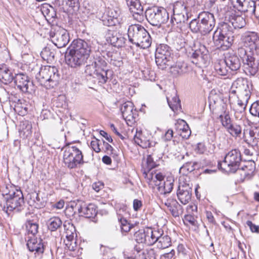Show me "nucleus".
I'll use <instances>...</instances> for the list:
<instances>
[{"mask_svg":"<svg viewBox=\"0 0 259 259\" xmlns=\"http://www.w3.org/2000/svg\"><path fill=\"white\" fill-rule=\"evenodd\" d=\"M252 84L247 79L238 78L232 83L229 100L236 119H241L250 98Z\"/></svg>","mask_w":259,"mask_h":259,"instance_id":"nucleus-1","label":"nucleus"},{"mask_svg":"<svg viewBox=\"0 0 259 259\" xmlns=\"http://www.w3.org/2000/svg\"><path fill=\"white\" fill-rule=\"evenodd\" d=\"M90 52V48L86 41L81 39L74 40L66 52V63L71 68L80 67L87 62Z\"/></svg>","mask_w":259,"mask_h":259,"instance_id":"nucleus-2","label":"nucleus"},{"mask_svg":"<svg viewBox=\"0 0 259 259\" xmlns=\"http://www.w3.org/2000/svg\"><path fill=\"white\" fill-rule=\"evenodd\" d=\"M127 35L129 41L142 49L149 48L151 44V37L144 27L139 24L128 27Z\"/></svg>","mask_w":259,"mask_h":259,"instance_id":"nucleus-3","label":"nucleus"},{"mask_svg":"<svg viewBox=\"0 0 259 259\" xmlns=\"http://www.w3.org/2000/svg\"><path fill=\"white\" fill-rule=\"evenodd\" d=\"M60 75L55 66H45L40 68L36 78L39 84L46 89H51L58 84Z\"/></svg>","mask_w":259,"mask_h":259,"instance_id":"nucleus-4","label":"nucleus"},{"mask_svg":"<svg viewBox=\"0 0 259 259\" xmlns=\"http://www.w3.org/2000/svg\"><path fill=\"white\" fill-rule=\"evenodd\" d=\"M62 150L64 151L63 162L68 168H74L83 163L82 153L77 147L68 145L64 147Z\"/></svg>","mask_w":259,"mask_h":259,"instance_id":"nucleus-5","label":"nucleus"},{"mask_svg":"<svg viewBox=\"0 0 259 259\" xmlns=\"http://www.w3.org/2000/svg\"><path fill=\"white\" fill-rule=\"evenodd\" d=\"M6 205L4 206L3 210L8 214L9 211L14 210L19 211L24 204V198L22 191L20 190L15 189L11 191L5 196Z\"/></svg>","mask_w":259,"mask_h":259,"instance_id":"nucleus-6","label":"nucleus"},{"mask_svg":"<svg viewBox=\"0 0 259 259\" xmlns=\"http://www.w3.org/2000/svg\"><path fill=\"white\" fill-rule=\"evenodd\" d=\"M145 16L147 21L153 26H160L169 19L168 13L163 7H154L147 10Z\"/></svg>","mask_w":259,"mask_h":259,"instance_id":"nucleus-7","label":"nucleus"},{"mask_svg":"<svg viewBox=\"0 0 259 259\" xmlns=\"http://www.w3.org/2000/svg\"><path fill=\"white\" fill-rule=\"evenodd\" d=\"M237 54L241 59L244 70L247 75H254L258 70L259 63L251 54L247 53L243 48H239Z\"/></svg>","mask_w":259,"mask_h":259,"instance_id":"nucleus-8","label":"nucleus"},{"mask_svg":"<svg viewBox=\"0 0 259 259\" xmlns=\"http://www.w3.org/2000/svg\"><path fill=\"white\" fill-rule=\"evenodd\" d=\"M155 62L159 68L163 70L167 66H171L172 62L171 50L168 46L161 44L156 49Z\"/></svg>","mask_w":259,"mask_h":259,"instance_id":"nucleus-9","label":"nucleus"},{"mask_svg":"<svg viewBox=\"0 0 259 259\" xmlns=\"http://www.w3.org/2000/svg\"><path fill=\"white\" fill-rule=\"evenodd\" d=\"M241 161V153L238 149H233L226 154L224 161L219 163L220 166L229 172L234 173L239 168Z\"/></svg>","mask_w":259,"mask_h":259,"instance_id":"nucleus-10","label":"nucleus"},{"mask_svg":"<svg viewBox=\"0 0 259 259\" xmlns=\"http://www.w3.org/2000/svg\"><path fill=\"white\" fill-rule=\"evenodd\" d=\"M198 18L200 21L201 34L205 35L212 31L215 24V20L212 14L203 12L199 14Z\"/></svg>","mask_w":259,"mask_h":259,"instance_id":"nucleus-11","label":"nucleus"},{"mask_svg":"<svg viewBox=\"0 0 259 259\" xmlns=\"http://www.w3.org/2000/svg\"><path fill=\"white\" fill-rule=\"evenodd\" d=\"M120 110L123 118L128 125H131L135 122L137 111L134 109V104L132 102L127 101L124 103L121 106Z\"/></svg>","mask_w":259,"mask_h":259,"instance_id":"nucleus-12","label":"nucleus"},{"mask_svg":"<svg viewBox=\"0 0 259 259\" xmlns=\"http://www.w3.org/2000/svg\"><path fill=\"white\" fill-rule=\"evenodd\" d=\"M144 175H145V178L146 179L150 187L152 189L156 188L157 192L159 195L160 187L163 188L164 187L163 186H165L164 181L165 180L164 179L163 175L160 172L153 173L152 172H149L148 173H146L145 172Z\"/></svg>","mask_w":259,"mask_h":259,"instance_id":"nucleus-13","label":"nucleus"},{"mask_svg":"<svg viewBox=\"0 0 259 259\" xmlns=\"http://www.w3.org/2000/svg\"><path fill=\"white\" fill-rule=\"evenodd\" d=\"M242 139L249 145L259 147V127H254L244 129Z\"/></svg>","mask_w":259,"mask_h":259,"instance_id":"nucleus-14","label":"nucleus"},{"mask_svg":"<svg viewBox=\"0 0 259 259\" xmlns=\"http://www.w3.org/2000/svg\"><path fill=\"white\" fill-rule=\"evenodd\" d=\"M244 46L248 48L250 51L253 53L257 51L259 53V36L254 32L246 33L242 36Z\"/></svg>","mask_w":259,"mask_h":259,"instance_id":"nucleus-15","label":"nucleus"},{"mask_svg":"<svg viewBox=\"0 0 259 259\" xmlns=\"http://www.w3.org/2000/svg\"><path fill=\"white\" fill-rule=\"evenodd\" d=\"M13 80L17 88L23 92H30L32 90L33 83L26 75L23 73L17 74L14 77Z\"/></svg>","mask_w":259,"mask_h":259,"instance_id":"nucleus-16","label":"nucleus"},{"mask_svg":"<svg viewBox=\"0 0 259 259\" xmlns=\"http://www.w3.org/2000/svg\"><path fill=\"white\" fill-rule=\"evenodd\" d=\"M75 208L78 213H82L85 218H91L95 217L97 213L96 207L93 204L87 205L84 202L78 201L75 204Z\"/></svg>","mask_w":259,"mask_h":259,"instance_id":"nucleus-17","label":"nucleus"},{"mask_svg":"<svg viewBox=\"0 0 259 259\" xmlns=\"http://www.w3.org/2000/svg\"><path fill=\"white\" fill-rule=\"evenodd\" d=\"M177 194L179 201L184 205L187 204L191 199L192 189L188 184L180 185Z\"/></svg>","mask_w":259,"mask_h":259,"instance_id":"nucleus-18","label":"nucleus"},{"mask_svg":"<svg viewBox=\"0 0 259 259\" xmlns=\"http://www.w3.org/2000/svg\"><path fill=\"white\" fill-rule=\"evenodd\" d=\"M191 58V62L196 65L205 64L208 59V55L205 47L202 46L199 50L193 51Z\"/></svg>","mask_w":259,"mask_h":259,"instance_id":"nucleus-19","label":"nucleus"},{"mask_svg":"<svg viewBox=\"0 0 259 259\" xmlns=\"http://www.w3.org/2000/svg\"><path fill=\"white\" fill-rule=\"evenodd\" d=\"M52 41L58 48L65 47L69 41V36L65 30L57 31L52 36Z\"/></svg>","mask_w":259,"mask_h":259,"instance_id":"nucleus-20","label":"nucleus"},{"mask_svg":"<svg viewBox=\"0 0 259 259\" xmlns=\"http://www.w3.org/2000/svg\"><path fill=\"white\" fill-rule=\"evenodd\" d=\"M156 236L157 239L155 238V242L154 244H156L157 248L163 249L166 248L171 245V239L169 236L164 234L162 230H157Z\"/></svg>","mask_w":259,"mask_h":259,"instance_id":"nucleus-21","label":"nucleus"},{"mask_svg":"<svg viewBox=\"0 0 259 259\" xmlns=\"http://www.w3.org/2000/svg\"><path fill=\"white\" fill-rule=\"evenodd\" d=\"M214 43L218 48L222 50H227L234 41V36H220L218 35L212 37Z\"/></svg>","mask_w":259,"mask_h":259,"instance_id":"nucleus-22","label":"nucleus"},{"mask_svg":"<svg viewBox=\"0 0 259 259\" xmlns=\"http://www.w3.org/2000/svg\"><path fill=\"white\" fill-rule=\"evenodd\" d=\"M126 4L129 7L130 10L134 14V16L136 18L134 15H137L138 17L137 19H139L140 20L143 19V8L139 0H126Z\"/></svg>","mask_w":259,"mask_h":259,"instance_id":"nucleus-23","label":"nucleus"},{"mask_svg":"<svg viewBox=\"0 0 259 259\" xmlns=\"http://www.w3.org/2000/svg\"><path fill=\"white\" fill-rule=\"evenodd\" d=\"M28 249L31 251H35L38 254L42 253L44 251V246L42 240L40 238H32L29 239L27 243Z\"/></svg>","mask_w":259,"mask_h":259,"instance_id":"nucleus-24","label":"nucleus"},{"mask_svg":"<svg viewBox=\"0 0 259 259\" xmlns=\"http://www.w3.org/2000/svg\"><path fill=\"white\" fill-rule=\"evenodd\" d=\"M14 79L12 70L4 64L0 65V80L4 84L11 83Z\"/></svg>","mask_w":259,"mask_h":259,"instance_id":"nucleus-25","label":"nucleus"},{"mask_svg":"<svg viewBox=\"0 0 259 259\" xmlns=\"http://www.w3.org/2000/svg\"><path fill=\"white\" fill-rule=\"evenodd\" d=\"M106 64L104 60L100 59L96 60L92 64L85 66L84 72L87 75L95 77V75L101 68V65L104 66Z\"/></svg>","mask_w":259,"mask_h":259,"instance_id":"nucleus-26","label":"nucleus"},{"mask_svg":"<svg viewBox=\"0 0 259 259\" xmlns=\"http://www.w3.org/2000/svg\"><path fill=\"white\" fill-rule=\"evenodd\" d=\"M119 16V14L117 11L114 10H109L103 19L104 24L108 26L115 25L118 22Z\"/></svg>","mask_w":259,"mask_h":259,"instance_id":"nucleus-27","label":"nucleus"},{"mask_svg":"<svg viewBox=\"0 0 259 259\" xmlns=\"http://www.w3.org/2000/svg\"><path fill=\"white\" fill-rule=\"evenodd\" d=\"M239 58V56L236 55H229L226 57L225 60L227 64L228 67L231 71H235L240 69L241 61Z\"/></svg>","mask_w":259,"mask_h":259,"instance_id":"nucleus-28","label":"nucleus"},{"mask_svg":"<svg viewBox=\"0 0 259 259\" xmlns=\"http://www.w3.org/2000/svg\"><path fill=\"white\" fill-rule=\"evenodd\" d=\"M57 3L64 11H75L79 8L78 0H58Z\"/></svg>","mask_w":259,"mask_h":259,"instance_id":"nucleus-29","label":"nucleus"},{"mask_svg":"<svg viewBox=\"0 0 259 259\" xmlns=\"http://www.w3.org/2000/svg\"><path fill=\"white\" fill-rule=\"evenodd\" d=\"M228 20L234 29L242 28L246 25V21L244 17L239 15L232 14L229 15Z\"/></svg>","mask_w":259,"mask_h":259,"instance_id":"nucleus-30","label":"nucleus"},{"mask_svg":"<svg viewBox=\"0 0 259 259\" xmlns=\"http://www.w3.org/2000/svg\"><path fill=\"white\" fill-rule=\"evenodd\" d=\"M174 181V178L171 176L167 177L166 180L164 181L165 186L159 188V195L162 199V198H165L166 195L170 193L173 189Z\"/></svg>","mask_w":259,"mask_h":259,"instance_id":"nucleus-31","label":"nucleus"},{"mask_svg":"<svg viewBox=\"0 0 259 259\" xmlns=\"http://www.w3.org/2000/svg\"><path fill=\"white\" fill-rule=\"evenodd\" d=\"M162 203L167 207L168 210L171 212V214L177 217L179 216L178 207H180V205L176 199L169 198L165 200H162Z\"/></svg>","mask_w":259,"mask_h":259,"instance_id":"nucleus-32","label":"nucleus"},{"mask_svg":"<svg viewBox=\"0 0 259 259\" xmlns=\"http://www.w3.org/2000/svg\"><path fill=\"white\" fill-rule=\"evenodd\" d=\"M234 36L229 23L224 22L214 32L213 36Z\"/></svg>","mask_w":259,"mask_h":259,"instance_id":"nucleus-33","label":"nucleus"},{"mask_svg":"<svg viewBox=\"0 0 259 259\" xmlns=\"http://www.w3.org/2000/svg\"><path fill=\"white\" fill-rule=\"evenodd\" d=\"M189 70V67L186 63L179 62L171 67L170 72L174 76H178L187 73Z\"/></svg>","mask_w":259,"mask_h":259,"instance_id":"nucleus-34","label":"nucleus"},{"mask_svg":"<svg viewBox=\"0 0 259 259\" xmlns=\"http://www.w3.org/2000/svg\"><path fill=\"white\" fill-rule=\"evenodd\" d=\"M135 142L143 148H147L150 147L149 140L142 133V131H136L134 137Z\"/></svg>","mask_w":259,"mask_h":259,"instance_id":"nucleus-35","label":"nucleus"},{"mask_svg":"<svg viewBox=\"0 0 259 259\" xmlns=\"http://www.w3.org/2000/svg\"><path fill=\"white\" fill-rule=\"evenodd\" d=\"M121 211H123V209H120L117 212L118 221L120 224L121 232L127 233L132 229L133 225L130 224L125 219L122 217L120 213Z\"/></svg>","mask_w":259,"mask_h":259,"instance_id":"nucleus-36","label":"nucleus"},{"mask_svg":"<svg viewBox=\"0 0 259 259\" xmlns=\"http://www.w3.org/2000/svg\"><path fill=\"white\" fill-rule=\"evenodd\" d=\"M55 51L49 47H46L43 49L40 53V55L43 60L48 63H52L55 60Z\"/></svg>","mask_w":259,"mask_h":259,"instance_id":"nucleus-37","label":"nucleus"},{"mask_svg":"<svg viewBox=\"0 0 259 259\" xmlns=\"http://www.w3.org/2000/svg\"><path fill=\"white\" fill-rule=\"evenodd\" d=\"M157 230H152L150 228L145 229V242L144 243L148 245H152L154 244L155 242V238L157 239L156 236Z\"/></svg>","mask_w":259,"mask_h":259,"instance_id":"nucleus-38","label":"nucleus"},{"mask_svg":"<svg viewBox=\"0 0 259 259\" xmlns=\"http://www.w3.org/2000/svg\"><path fill=\"white\" fill-rule=\"evenodd\" d=\"M214 69L218 74L223 76L227 75L229 69L225 60L217 62L214 65Z\"/></svg>","mask_w":259,"mask_h":259,"instance_id":"nucleus-39","label":"nucleus"},{"mask_svg":"<svg viewBox=\"0 0 259 259\" xmlns=\"http://www.w3.org/2000/svg\"><path fill=\"white\" fill-rule=\"evenodd\" d=\"M62 224V221L58 217L50 218L47 222L48 228L51 231H56L61 227Z\"/></svg>","mask_w":259,"mask_h":259,"instance_id":"nucleus-40","label":"nucleus"},{"mask_svg":"<svg viewBox=\"0 0 259 259\" xmlns=\"http://www.w3.org/2000/svg\"><path fill=\"white\" fill-rule=\"evenodd\" d=\"M248 5V13L251 14H254L257 18L259 19V0H250Z\"/></svg>","mask_w":259,"mask_h":259,"instance_id":"nucleus-41","label":"nucleus"},{"mask_svg":"<svg viewBox=\"0 0 259 259\" xmlns=\"http://www.w3.org/2000/svg\"><path fill=\"white\" fill-rule=\"evenodd\" d=\"M198 163L196 162H188L185 163L180 169V172L182 173L183 175H187L194 170L198 165Z\"/></svg>","mask_w":259,"mask_h":259,"instance_id":"nucleus-42","label":"nucleus"},{"mask_svg":"<svg viewBox=\"0 0 259 259\" xmlns=\"http://www.w3.org/2000/svg\"><path fill=\"white\" fill-rule=\"evenodd\" d=\"M173 12L176 14H188L187 6L182 2H177L175 4Z\"/></svg>","mask_w":259,"mask_h":259,"instance_id":"nucleus-43","label":"nucleus"},{"mask_svg":"<svg viewBox=\"0 0 259 259\" xmlns=\"http://www.w3.org/2000/svg\"><path fill=\"white\" fill-rule=\"evenodd\" d=\"M241 170L243 172V175L245 178H250L255 170V163L254 162H248L247 164L242 166ZM241 175H243V174H241Z\"/></svg>","mask_w":259,"mask_h":259,"instance_id":"nucleus-44","label":"nucleus"},{"mask_svg":"<svg viewBox=\"0 0 259 259\" xmlns=\"http://www.w3.org/2000/svg\"><path fill=\"white\" fill-rule=\"evenodd\" d=\"M228 132L233 137H240L242 134V128L237 124H232L227 129Z\"/></svg>","mask_w":259,"mask_h":259,"instance_id":"nucleus-45","label":"nucleus"},{"mask_svg":"<svg viewBox=\"0 0 259 259\" xmlns=\"http://www.w3.org/2000/svg\"><path fill=\"white\" fill-rule=\"evenodd\" d=\"M167 100L169 107L173 111L176 112L181 110V102L177 96L174 97L171 100H169L168 98H167Z\"/></svg>","mask_w":259,"mask_h":259,"instance_id":"nucleus-46","label":"nucleus"},{"mask_svg":"<svg viewBox=\"0 0 259 259\" xmlns=\"http://www.w3.org/2000/svg\"><path fill=\"white\" fill-rule=\"evenodd\" d=\"M25 225L29 234L34 235L38 232V225L34 220H27Z\"/></svg>","mask_w":259,"mask_h":259,"instance_id":"nucleus-47","label":"nucleus"},{"mask_svg":"<svg viewBox=\"0 0 259 259\" xmlns=\"http://www.w3.org/2000/svg\"><path fill=\"white\" fill-rule=\"evenodd\" d=\"M189 18L188 14H174L173 17L171 19V22L174 25L176 24L180 25L185 23L188 20Z\"/></svg>","mask_w":259,"mask_h":259,"instance_id":"nucleus-48","label":"nucleus"},{"mask_svg":"<svg viewBox=\"0 0 259 259\" xmlns=\"http://www.w3.org/2000/svg\"><path fill=\"white\" fill-rule=\"evenodd\" d=\"M180 124H182L183 126V128H180V130L181 131L180 133V136L184 139H188L189 138L191 135V130L189 128L188 125L187 123L183 120H181L180 122Z\"/></svg>","mask_w":259,"mask_h":259,"instance_id":"nucleus-49","label":"nucleus"},{"mask_svg":"<svg viewBox=\"0 0 259 259\" xmlns=\"http://www.w3.org/2000/svg\"><path fill=\"white\" fill-rule=\"evenodd\" d=\"M250 2V0H244L242 2L241 0H235V3L232 4L234 5L235 7H236L239 11H244L248 12V5L246 3H248Z\"/></svg>","mask_w":259,"mask_h":259,"instance_id":"nucleus-50","label":"nucleus"},{"mask_svg":"<svg viewBox=\"0 0 259 259\" xmlns=\"http://www.w3.org/2000/svg\"><path fill=\"white\" fill-rule=\"evenodd\" d=\"M222 124L226 129L232 124V120L228 112H225L223 114L220 116Z\"/></svg>","mask_w":259,"mask_h":259,"instance_id":"nucleus-51","label":"nucleus"},{"mask_svg":"<svg viewBox=\"0 0 259 259\" xmlns=\"http://www.w3.org/2000/svg\"><path fill=\"white\" fill-rule=\"evenodd\" d=\"M200 21L198 19H194L190 22L189 27L193 32H200L201 33V29Z\"/></svg>","mask_w":259,"mask_h":259,"instance_id":"nucleus-52","label":"nucleus"},{"mask_svg":"<svg viewBox=\"0 0 259 259\" xmlns=\"http://www.w3.org/2000/svg\"><path fill=\"white\" fill-rule=\"evenodd\" d=\"M145 229H141L135 232L134 238L138 243H144L145 242Z\"/></svg>","mask_w":259,"mask_h":259,"instance_id":"nucleus-53","label":"nucleus"},{"mask_svg":"<svg viewBox=\"0 0 259 259\" xmlns=\"http://www.w3.org/2000/svg\"><path fill=\"white\" fill-rule=\"evenodd\" d=\"M153 154L148 155L147 156L146 160V168L148 170L147 172L145 170L143 172V174L145 172L146 173H148L149 172H153V171H151V169L153 168H154L156 166V164L155 162L154 161V159L153 157Z\"/></svg>","mask_w":259,"mask_h":259,"instance_id":"nucleus-54","label":"nucleus"},{"mask_svg":"<svg viewBox=\"0 0 259 259\" xmlns=\"http://www.w3.org/2000/svg\"><path fill=\"white\" fill-rule=\"evenodd\" d=\"M107 72L106 71L102 70V72H97L94 78H97L99 80V82L101 83H105L107 80Z\"/></svg>","mask_w":259,"mask_h":259,"instance_id":"nucleus-55","label":"nucleus"},{"mask_svg":"<svg viewBox=\"0 0 259 259\" xmlns=\"http://www.w3.org/2000/svg\"><path fill=\"white\" fill-rule=\"evenodd\" d=\"M249 111L252 115L259 117V100L252 104Z\"/></svg>","mask_w":259,"mask_h":259,"instance_id":"nucleus-56","label":"nucleus"},{"mask_svg":"<svg viewBox=\"0 0 259 259\" xmlns=\"http://www.w3.org/2000/svg\"><path fill=\"white\" fill-rule=\"evenodd\" d=\"M186 42L182 36L177 37L174 41V45L177 50H180L185 48Z\"/></svg>","mask_w":259,"mask_h":259,"instance_id":"nucleus-57","label":"nucleus"},{"mask_svg":"<svg viewBox=\"0 0 259 259\" xmlns=\"http://www.w3.org/2000/svg\"><path fill=\"white\" fill-rule=\"evenodd\" d=\"M63 226L65 230L66 235L75 234V228L72 224L65 222Z\"/></svg>","mask_w":259,"mask_h":259,"instance_id":"nucleus-58","label":"nucleus"},{"mask_svg":"<svg viewBox=\"0 0 259 259\" xmlns=\"http://www.w3.org/2000/svg\"><path fill=\"white\" fill-rule=\"evenodd\" d=\"M102 142L103 141H100L97 139L95 138L91 141V146L96 152L98 153L101 151L100 145Z\"/></svg>","mask_w":259,"mask_h":259,"instance_id":"nucleus-59","label":"nucleus"},{"mask_svg":"<svg viewBox=\"0 0 259 259\" xmlns=\"http://www.w3.org/2000/svg\"><path fill=\"white\" fill-rule=\"evenodd\" d=\"M247 225L249 227L251 231L254 233H259V226L253 224L250 221L246 222Z\"/></svg>","mask_w":259,"mask_h":259,"instance_id":"nucleus-60","label":"nucleus"},{"mask_svg":"<svg viewBox=\"0 0 259 259\" xmlns=\"http://www.w3.org/2000/svg\"><path fill=\"white\" fill-rule=\"evenodd\" d=\"M157 254L154 249L151 248L147 250V257L149 259H156Z\"/></svg>","mask_w":259,"mask_h":259,"instance_id":"nucleus-61","label":"nucleus"},{"mask_svg":"<svg viewBox=\"0 0 259 259\" xmlns=\"http://www.w3.org/2000/svg\"><path fill=\"white\" fill-rule=\"evenodd\" d=\"M104 187L103 183L101 182H97L93 184L92 188L96 192H99Z\"/></svg>","mask_w":259,"mask_h":259,"instance_id":"nucleus-62","label":"nucleus"},{"mask_svg":"<svg viewBox=\"0 0 259 259\" xmlns=\"http://www.w3.org/2000/svg\"><path fill=\"white\" fill-rule=\"evenodd\" d=\"M103 145L105 147V152L108 154H113V147L110 145H109L108 143L107 142H105L104 141H103Z\"/></svg>","mask_w":259,"mask_h":259,"instance_id":"nucleus-63","label":"nucleus"},{"mask_svg":"<svg viewBox=\"0 0 259 259\" xmlns=\"http://www.w3.org/2000/svg\"><path fill=\"white\" fill-rule=\"evenodd\" d=\"M175 251L172 250L168 253H165L161 257V259H175Z\"/></svg>","mask_w":259,"mask_h":259,"instance_id":"nucleus-64","label":"nucleus"}]
</instances>
